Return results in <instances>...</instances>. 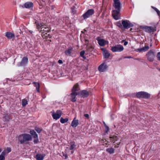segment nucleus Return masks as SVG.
Here are the masks:
<instances>
[{
	"label": "nucleus",
	"instance_id": "nucleus-1",
	"mask_svg": "<svg viewBox=\"0 0 160 160\" xmlns=\"http://www.w3.org/2000/svg\"><path fill=\"white\" fill-rule=\"evenodd\" d=\"M114 3L113 6L115 10H113L112 12V16L113 18L115 20H118L120 18V12L121 8V3L119 0H113Z\"/></svg>",
	"mask_w": 160,
	"mask_h": 160
},
{
	"label": "nucleus",
	"instance_id": "nucleus-2",
	"mask_svg": "<svg viewBox=\"0 0 160 160\" xmlns=\"http://www.w3.org/2000/svg\"><path fill=\"white\" fill-rule=\"evenodd\" d=\"M35 23L36 25L37 28L39 32H42V33H45V34H47V32H49V30L46 28V25L43 23H39L36 20Z\"/></svg>",
	"mask_w": 160,
	"mask_h": 160
},
{
	"label": "nucleus",
	"instance_id": "nucleus-3",
	"mask_svg": "<svg viewBox=\"0 0 160 160\" xmlns=\"http://www.w3.org/2000/svg\"><path fill=\"white\" fill-rule=\"evenodd\" d=\"M32 137L28 134H22L18 137V141L21 144H23L26 141L31 140Z\"/></svg>",
	"mask_w": 160,
	"mask_h": 160
},
{
	"label": "nucleus",
	"instance_id": "nucleus-4",
	"mask_svg": "<svg viewBox=\"0 0 160 160\" xmlns=\"http://www.w3.org/2000/svg\"><path fill=\"white\" fill-rule=\"evenodd\" d=\"M147 59L150 62H152L155 56V52L153 50L149 51L146 55Z\"/></svg>",
	"mask_w": 160,
	"mask_h": 160
},
{
	"label": "nucleus",
	"instance_id": "nucleus-5",
	"mask_svg": "<svg viewBox=\"0 0 160 160\" xmlns=\"http://www.w3.org/2000/svg\"><path fill=\"white\" fill-rule=\"evenodd\" d=\"M150 94L145 92H140L136 93V97L138 98H148L150 97Z\"/></svg>",
	"mask_w": 160,
	"mask_h": 160
},
{
	"label": "nucleus",
	"instance_id": "nucleus-6",
	"mask_svg": "<svg viewBox=\"0 0 160 160\" xmlns=\"http://www.w3.org/2000/svg\"><path fill=\"white\" fill-rule=\"evenodd\" d=\"M122 24L123 28L124 29H128L133 26L130 21L128 20H122Z\"/></svg>",
	"mask_w": 160,
	"mask_h": 160
},
{
	"label": "nucleus",
	"instance_id": "nucleus-7",
	"mask_svg": "<svg viewBox=\"0 0 160 160\" xmlns=\"http://www.w3.org/2000/svg\"><path fill=\"white\" fill-rule=\"evenodd\" d=\"M124 49L122 46L120 45H117L112 47L111 50L113 52H121Z\"/></svg>",
	"mask_w": 160,
	"mask_h": 160
},
{
	"label": "nucleus",
	"instance_id": "nucleus-8",
	"mask_svg": "<svg viewBox=\"0 0 160 160\" xmlns=\"http://www.w3.org/2000/svg\"><path fill=\"white\" fill-rule=\"evenodd\" d=\"M94 12V10L93 9H90L88 10L82 16L83 18L85 19L93 15Z\"/></svg>",
	"mask_w": 160,
	"mask_h": 160
},
{
	"label": "nucleus",
	"instance_id": "nucleus-9",
	"mask_svg": "<svg viewBox=\"0 0 160 160\" xmlns=\"http://www.w3.org/2000/svg\"><path fill=\"white\" fill-rule=\"evenodd\" d=\"M28 60V57H24L22 59L21 62L18 64V66L19 67L25 66L27 64Z\"/></svg>",
	"mask_w": 160,
	"mask_h": 160
},
{
	"label": "nucleus",
	"instance_id": "nucleus-10",
	"mask_svg": "<svg viewBox=\"0 0 160 160\" xmlns=\"http://www.w3.org/2000/svg\"><path fill=\"white\" fill-rule=\"evenodd\" d=\"M62 114V111L60 110H57L56 113H53L52 114V116L53 119L57 120L60 118Z\"/></svg>",
	"mask_w": 160,
	"mask_h": 160
},
{
	"label": "nucleus",
	"instance_id": "nucleus-11",
	"mask_svg": "<svg viewBox=\"0 0 160 160\" xmlns=\"http://www.w3.org/2000/svg\"><path fill=\"white\" fill-rule=\"evenodd\" d=\"M107 68V65L105 63H103L99 66L98 69L100 72H104L106 71Z\"/></svg>",
	"mask_w": 160,
	"mask_h": 160
},
{
	"label": "nucleus",
	"instance_id": "nucleus-12",
	"mask_svg": "<svg viewBox=\"0 0 160 160\" xmlns=\"http://www.w3.org/2000/svg\"><path fill=\"white\" fill-rule=\"evenodd\" d=\"M143 29L147 32L151 33L154 32L156 30L153 27L151 26H145L143 28Z\"/></svg>",
	"mask_w": 160,
	"mask_h": 160
},
{
	"label": "nucleus",
	"instance_id": "nucleus-13",
	"mask_svg": "<svg viewBox=\"0 0 160 160\" xmlns=\"http://www.w3.org/2000/svg\"><path fill=\"white\" fill-rule=\"evenodd\" d=\"M78 95L82 98L87 97L89 95L88 92L86 90H83L80 92H78Z\"/></svg>",
	"mask_w": 160,
	"mask_h": 160
},
{
	"label": "nucleus",
	"instance_id": "nucleus-14",
	"mask_svg": "<svg viewBox=\"0 0 160 160\" xmlns=\"http://www.w3.org/2000/svg\"><path fill=\"white\" fill-rule=\"evenodd\" d=\"M102 49L103 52V54L104 58H108L110 56V53L108 51L104 48Z\"/></svg>",
	"mask_w": 160,
	"mask_h": 160
},
{
	"label": "nucleus",
	"instance_id": "nucleus-15",
	"mask_svg": "<svg viewBox=\"0 0 160 160\" xmlns=\"http://www.w3.org/2000/svg\"><path fill=\"white\" fill-rule=\"evenodd\" d=\"M149 48L148 46H146L141 48L137 49H136V51L139 52H144L148 51Z\"/></svg>",
	"mask_w": 160,
	"mask_h": 160
},
{
	"label": "nucleus",
	"instance_id": "nucleus-16",
	"mask_svg": "<svg viewBox=\"0 0 160 160\" xmlns=\"http://www.w3.org/2000/svg\"><path fill=\"white\" fill-rule=\"evenodd\" d=\"M79 124L78 120L75 118L72 120L71 123V126L73 128H76Z\"/></svg>",
	"mask_w": 160,
	"mask_h": 160
},
{
	"label": "nucleus",
	"instance_id": "nucleus-17",
	"mask_svg": "<svg viewBox=\"0 0 160 160\" xmlns=\"http://www.w3.org/2000/svg\"><path fill=\"white\" fill-rule=\"evenodd\" d=\"M45 156V154H38L36 155L35 158L37 160H43Z\"/></svg>",
	"mask_w": 160,
	"mask_h": 160
},
{
	"label": "nucleus",
	"instance_id": "nucleus-18",
	"mask_svg": "<svg viewBox=\"0 0 160 160\" xmlns=\"http://www.w3.org/2000/svg\"><path fill=\"white\" fill-rule=\"evenodd\" d=\"M72 99L71 101L72 102H75L76 101L75 99L76 96L78 95V92H72L71 94Z\"/></svg>",
	"mask_w": 160,
	"mask_h": 160
},
{
	"label": "nucleus",
	"instance_id": "nucleus-19",
	"mask_svg": "<svg viewBox=\"0 0 160 160\" xmlns=\"http://www.w3.org/2000/svg\"><path fill=\"white\" fill-rule=\"evenodd\" d=\"M79 90V85L78 83H76L73 86L72 90V92H77Z\"/></svg>",
	"mask_w": 160,
	"mask_h": 160
},
{
	"label": "nucleus",
	"instance_id": "nucleus-20",
	"mask_svg": "<svg viewBox=\"0 0 160 160\" xmlns=\"http://www.w3.org/2000/svg\"><path fill=\"white\" fill-rule=\"evenodd\" d=\"M98 42L99 45L101 46H103L105 44H108L107 41L102 39H99L98 40Z\"/></svg>",
	"mask_w": 160,
	"mask_h": 160
},
{
	"label": "nucleus",
	"instance_id": "nucleus-21",
	"mask_svg": "<svg viewBox=\"0 0 160 160\" xmlns=\"http://www.w3.org/2000/svg\"><path fill=\"white\" fill-rule=\"evenodd\" d=\"M5 36L8 39H11L14 37V35L13 33L9 32H7L6 33Z\"/></svg>",
	"mask_w": 160,
	"mask_h": 160
},
{
	"label": "nucleus",
	"instance_id": "nucleus-22",
	"mask_svg": "<svg viewBox=\"0 0 160 160\" xmlns=\"http://www.w3.org/2000/svg\"><path fill=\"white\" fill-rule=\"evenodd\" d=\"M33 3L31 2H27L24 4V7L26 8H30L33 6Z\"/></svg>",
	"mask_w": 160,
	"mask_h": 160
},
{
	"label": "nucleus",
	"instance_id": "nucleus-23",
	"mask_svg": "<svg viewBox=\"0 0 160 160\" xmlns=\"http://www.w3.org/2000/svg\"><path fill=\"white\" fill-rule=\"evenodd\" d=\"M72 51V48H70L65 51V53L67 55L70 56L71 53Z\"/></svg>",
	"mask_w": 160,
	"mask_h": 160
},
{
	"label": "nucleus",
	"instance_id": "nucleus-24",
	"mask_svg": "<svg viewBox=\"0 0 160 160\" xmlns=\"http://www.w3.org/2000/svg\"><path fill=\"white\" fill-rule=\"evenodd\" d=\"M33 84H34V86L36 87V89L37 91L38 92H40V90H39V88H40V85L39 83L38 82H33Z\"/></svg>",
	"mask_w": 160,
	"mask_h": 160
},
{
	"label": "nucleus",
	"instance_id": "nucleus-25",
	"mask_svg": "<svg viewBox=\"0 0 160 160\" xmlns=\"http://www.w3.org/2000/svg\"><path fill=\"white\" fill-rule=\"evenodd\" d=\"M110 140L112 142H113V143L115 142L118 139V138L117 136H113V137H110Z\"/></svg>",
	"mask_w": 160,
	"mask_h": 160
},
{
	"label": "nucleus",
	"instance_id": "nucleus-26",
	"mask_svg": "<svg viewBox=\"0 0 160 160\" xmlns=\"http://www.w3.org/2000/svg\"><path fill=\"white\" fill-rule=\"evenodd\" d=\"M106 151L110 154L114 153V149L112 148H110L107 149Z\"/></svg>",
	"mask_w": 160,
	"mask_h": 160
},
{
	"label": "nucleus",
	"instance_id": "nucleus-27",
	"mask_svg": "<svg viewBox=\"0 0 160 160\" xmlns=\"http://www.w3.org/2000/svg\"><path fill=\"white\" fill-rule=\"evenodd\" d=\"M68 119L67 118L64 119L62 118H60V122L62 123H64L68 121Z\"/></svg>",
	"mask_w": 160,
	"mask_h": 160
},
{
	"label": "nucleus",
	"instance_id": "nucleus-28",
	"mask_svg": "<svg viewBox=\"0 0 160 160\" xmlns=\"http://www.w3.org/2000/svg\"><path fill=\"white\" fill-rule=\"evenodd\" d=\"M76 145H75V142H71V146L69 148L70 150H72L76 147Z\"/></svg>",
	"mask_w": 160,
	"mask_h": 160
},
{
	"label": "nucleus",
	"instance_id": "nucleus-29",
	"mask_svg": "<svg viewBox=\"0 0 160 160\" xmlns=\"http://www.w3.org/2000/svg\"><path fill=\"white\" fill-rule=\"evenodd\" d=\"M94 48L92 46L87 47L86 48V49L87 51L88 52H91L92 51Z\"/></svg>",
	"mask_w": 160,
	"mask_h": 160
},
{
	"label": "nucleus",
	"instance_id": "nucleus-30",
	"mask_svg": "<svg viewBox=\"0 0 160 160\" xmlns=\"http://www.w3.org/2000/svg\"><path fill=\"white\" fill-rule=\"evenodd\" d=\"M22 106L23 107L25 106L27 104H28V101L25 99H23L22 101Z\"/></svg>",
	"mask_w": 160,
	"mask_h": 160
},
{
	"label": "nucleus",
	"instance_id": "nucleus-31",
	"mask_svg": "<svg viewBox=\"0 0 160 160\" xmlns=\"http://www.w3.org/2000/svg\"><path fill=\"white\" fill-rule=\"evenodd\" d=\"M152 7L157 12L158 15L160 16V11L156 8L154 7Z\"/></svg>",
	"mask_w": 160,
	"mask_h": 160
},
{
	"label": "nucleus",
	"instance_id": "nucleus-32",
	"mask_svg": "<svg viewBox=\"0 0 160 160\" xmlns=\"http://www.w3.org/2000/svg\"><path fill=\"white\" fill-rule=\"evenodd\" d=\"M35 129L37 132L39 133L42 130V129L36 127L35 128Z\"/></svg>",
	"mask_w": 160,
	"mask_h": 160
},
{
	"label": "nucleus",
	"instance_id": "nucleus-33",
	"mask_svg": "<svg viewBox=\"0 0 160 160\" xmlns=\"http://www.w3.org/2000/svg\"><path fill=\"white\" fill-rule=\"evenodd\" d=\"M117 25L120 28H123L122 23H121L120 22L117 23Z\"/></svg>",
	"mask_w": 160,
	"mask_h": 160
},
{
	"label": "nucleus",
	"instance_id": "nucleus-34",
	"mask_svg": "<svg viewBox=\"0 0 160 160\" xmlns=\"http://www.w3.org/2000/svg\"><path fill=\"white\" fill-rule=\"evenodd\" d=\"M30 133L32 134V135L36 133V132L33 130H30Z\"/></svg>",
	"mask_w": 160,
	"mask_h": 160
},
{
	"label": "nucleus",
	"instance_id": "nucleus-35",
	"mask_svg": "<svg viewBox=\"0 0 160 160\" xmlns=\"http://www.w3.org/2000/svg\"><path fill=\"white\" fill-rule=\"evenodd\" d=\"M33 142L35 143H38V138H35V139L34 140Z\"/></svg>",
	"mask_w": 160,
	"mask_h": 160
},
{
	"label": "nucleus",
	"instance_id": "nucleus-36",
	"mask_svg": "<svg viewBox=\"0 0 160 160\" xmlns=\"http://www.w3.org/2000/svg\"><path fill=\"white\" fill-rule=\"evenodd\" d=\"M0 160H5V157L2 155H0Z\"/></svg>",
	"mask_w": 160,
	"mask_h": 160
},
{
	"label": "nucleus",
	"instance_id": "nucleus-37",
	"mask_svg": "<svg viewBox=\"0 0 160 160\" xmlns=\"http://www.w3.org/2000/svg\"><path fill=\"white\" fill-rule=\"evenodd\" d=\"M85 53V52L84 51H82L80 52V56L81 57L83 56Z\"/></svg>",
	"mask_w": 160,
	"mask_h": 160
},
{
	"label": "nucleus",
	"instance_id": "nucleus-38",
	"mask_svg": "<svg viewBox=\"0 0 160 160\" xmlns=\"http://www.w3.org/2000/svg\"><path fill=\"white\" fill-rule=\"evenodd\" d=\"M11 149L10 148H7L6 151H7V153H8L10 152L11 151Z\"/></svg>",
	"mask_w": 160,
	"mask_h": 160
},
{
	"label": "nucleus",
	"instance_id": "nucleus-39",
	"mask_svg": "<svg viewBox=\"0 0 160 160\" xmlns=\"http://www.w3.org/2000/svg\"><path fill=\"white\" fill-rule=\"evenodd\" d=\"M157 58L158 60L160 61V52H159L158 53Z\"/></svg>",
	"mask_w": 160,
	"mask_h": 160
},
{
	"label": "nucleus",
	"instance_id": "nucleus-40",
	"mask_svg": "<svg viewBox=\"0 0 160 160\" xmlns=\"http://www.w3.org/2000/svg\"><path fill=\"white\" fill-rule=\"evenodd\" d=\"M72 13H73V14H74L75 12H76V10L74 8H72Z\"/></svg>",
	"mask_w": 160,
	"mask_h": 160
},
{
	"label": "nucleus",
	"instance_id": "nucleus-41",
	"mask_svg": "<svg viewBox=\"0 0 160 160\" xmlns=\"http://www.w3.org/2000/svg\"><path fill=\"white\" fill-rule=\"evenodd\" d=\"M85 45H86L88 46V43H89L88 40H87V39H85Z\"/></svg>",
	"mask_w": 160,
	"mask_h": 160
},
{
	"label": "nucleus",
	"instance_id": "nucleus-42",
	"mask_svg": "<svg viewBox=\"0 0 160 160\" xmlns=\"http://www.w3.org/2000/svg\"><path fill=\"white\" fill-rule=\"evenodd\" d=\"M6 151H4L2 152L1 155H2V156H4L6 154Z\"/></svg>",
	"mask_w": 160,
	"mask_h": 160
},
{
	"label": "nucleus",
	"instance_id": "nucleus-43",
	"mask_svg": "<svg viewBox=\"0 0 160 160\" xmlns=\"http://www.w3.org/2000/svg\"><path fill=\"white\" fill-rule=\"evenodd\" d=\"M32 136H33V137L35 138H38V134L36 133L32 135Z\"/></svg>",
	"mask_w": 160,
	"mask_h": 160
},
{
	"label": "nucleus",
	"instance_id": "nucleus-44",
	"mask_svg": "<svg viewBox=\"0 0 160 160\" xmlns=\"http://www.w3.org/2000/svg\"><path fill=\"white\" fill-rule=\"evenodd\" d=\"M105 128L106 132H108V131L109 130V128L108 126L105 127Z\"/></svg>",
	"mask_w": 160,
	"mask_h": 160
},
{
	"label": "nucleus",
	"instance_id": "nucleus-45",
	"mask_svg": "<svg viewBox=\"0 0 160 160\" xmlns=\"http://www.w3.org/2000/svg\"><path fill=\"white\" fill-rule=\"evenodd\" d=\"M63 156L65 157V159H67L68 158V155L67 154H64L63 153Z\"/></svg>",
	"mask_w": 160,
	"mask_h": 160
},
{
	"label": "nucleus",
	"instance_id": "nucleus-46",
	"mask_svg": "<svg viewBox=\"0 0 160 160\" xmlns=\"http://www.w3.org/2000/svg\"><path fill=\"white\" fill-rule=\"evenodd\" d=\"M84 116L85 117H86L87 118H89V115L88 114H86L84 115Z\"/></svg>",
	"mask_w": 160,
	"mask_h": 160
},
{
	"label": "nucleus",
	"instance_id": "nucleus-47",
	"mask_svg": "<svg viewBox=\"0 0 160 160\" xmlns=\"http://www.w3.org/2000/svg\"><path fill=\"white\" fill-rule=\"evenodd\" d=\"M58 62L59 63H60V64H62V60H59L58 61Z\"/></svg>",
	"mask_w": 160,
	"mask_h": 160
},
{
	"label": "nucleus",
	"instance_id": "nucleus-48",
	"mask_svg": "<svg viewBox=\"0 0 160 160\" xmlns=\"http://www.w3.org/2000/svg\"><path fill=\"white\" fill-rule=\"evenodd\" d=\"M128 43V42H125L124 43V45L125 46Z\"/></svg>",
	"mask_w": 160,
	"mask_h": 160
},
{
	"label": "nucleus",
	"instance_id": "nucleus-49",
	"mask_svg": "<svg viewBox=\"0 0 160 160\" xmlns=\"http://www.w3.org/2000/svg\"><path fill=\"white\" fill-rule=\"evenodd\" d=\"M125 58H132V57L131 56H128L127 57H126Z\"/></svg>",
	"mask_w": 160,
	"mask_h": 160
},
{
	"label": "nucleus",
	"instance_id": "nucleus-50",
	"mask_svg": "<svg viewBox=\"0 0 160 160\" xmlns=\"http://www.w3.org/2000/svg\"><path fill=\"white\" fill-rule=\"evenodd\" d=\"M82 57L84 59H85L86 58V57L84 56L83 55V56H82Z\"/></svg>",
	"mask_w": 160,
	"mask_h": 160
},
{
	"label": "nucleus",
	"instance_id": "nucleus-51",
	"mask_svg": "<svg viewBox=\"0 0 160 160\" xmlns=\"http://www.w3.org/2000/svg\"><path fill=\"white\" fill-rule=\"evenodd\" d=\"M103 123H104V126H105V127H107V125H106V124L104 122Z\"/></svg>",
	"mask_w": 160,
	"mask_h": 160
},
{
	"label": "nucleus",
	"instance_id": "nucleus-52",
	"mask_svg": "<svg viewBox=\"0 0 160 160\" xmlns=\"http://www.w3.org/2000/svg\"><path fill=\"white\" fill-rule=\"evenodd\" d=\"M29 32L31 33H32L33 32L32 31H29Z\"/></svg>",
	"mask_w": 160,
	"mask_h": 160
},
{
	"label": "nucleus",
	"instance_id": "nucleus-53",
	"mask_svg": "<svg viewBox=\"0 0 160 160\" xmlns=\"http://www.w3.org/2000/svg\"><path fill=\"white\" fill-rule=\"evenodd\" d=\"M120 142H119L117 143V144L118 145H119L120 144Z\"/></svg>",
	"mask_w": 160,
	"mask_h": 160
},
{
	"label": "nucleus",
	"instance_id": "nucleus-54",
	"mask_svg": "<svg viewBox=\"0 0 160 160\" xmlns=\"http://www.w3.org/2000/svg\"><path fill=\"white\" fill-rule=\"evenodd\" d=\"M85 69L86 70H87V69H88V67H86L85 68Z\"/></svg>",
	"mask_w": 160,
	"mask_h": 160
},
{
	"label": "nucleus",
	"instance_id": "nucleus-55",
	"mask_svg": "<svg viewBox=\"0 0 160 160\" xmlns=\"http://www.w3.org/2000/svg\"><path fill=\"white\" fill-rule=\"evenodd\" d=\"M118 147L117 146V145H116V146H115V148H118Z\"/></svg>",
	"mask_w": 160,
	"mask_h": 160
},
{
	"label": "nucleus",
	"instance_id": "nucleus-56",
	"mask_svg": "<svg viewBox=\"0 0 160 160\" xmlns=\"http://www.w3.org/2000/svg\"><path fill=\"white\" fill-rule=\"evenodd\" d=\"M73 151H72L71 152V153L72 154L73 153Z\"/></svg>",
	"mask_w": 160,
	"mask_h": 160
},
{
	"label": "nucleus",
	"instance_id": "nucleus-57",
	"mask_svg": "<svg viewBox=\"0 0 160 160\" xmlns=\"http://www.w3.org/2000/svg\"><path fill=\"white\" fill-rule=\"evenodd\" d=\"M2 151V150L0 148V152Z\"/></svg>",
	"mask_w": 160,
	"mask_h": 160
},
{
	"label": "nucleus",
	"instance_id": "nucleus-58",
	"mask_svg": "<svg viewBox=\"0 0 160 160\" xmlns=\"http://www.w3.org/2000/svg\"><path fill=\"white\" fill-rule=\"evenodd\" d=\"M159 71H160V68L159 69Z\"/></svg>",
	"mask_w": 160,
	"mask_h": 160
}]
</instances>
